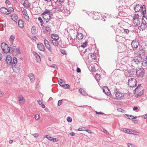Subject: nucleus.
<instances>
[{
  "mask_svg": "<svg viewBox=\"0 0 147 147\" xmlns=\"http://www.w3.org/2000/svg\"><path fill=\"white\" fill-rule=\"evenodd\" d=\"M34 118L36 119V120L38 119H39V115L37 114H36Z\"/></svg>",
  "mask_w": 147,
  "mask_h": 147,
  "instance_id": "nucleus-56",
  "label": "nucleus"
},
{
  "mask_svg": "<svg viewBox=\"0 0 147 147\" xmlns=\"http://www.w3.org/2000/svg\"><path fill=\"white\" fill-rule=\"evenodd\" d=\"M18 25L19 27L22 28L24 26V22L21 19L18 20Z\"/></svg>",
  "mask_w": 147,
  "mask_h": 147,
  "instance_id": "nucleus-23",
  "label": "nucleus"
},
{
  "mask_svg": "<svg viewBox=\"0 0 147 147\" xmlns=\"http://www.w3.org/2000/svg\"><path fill=\"white\" fill-rule=\"evenodd\" d=\"M96 54L95 53H94L93 54H91V57L92 58L95 59H96Z\"/></svg>",
  "mask_w": 147,
  "mask_h": 147,
  "instance_id": "nucleus-41",
  "label": "nucleus"
},
{
  "mask_svg": "<svg viewBox=\"0 0 147 147\" xmlns=\"http://www.w3.org/2000/svg\"><path fill=\"white\" fill-rule=\"evenodd\" d=\"M143 90H142L140 92H139L138 93V94L136 95V97H138L139 96H141L143 94Z\"/></svg>",
  "mask_w": 147,
  "mask_h": 147,
  "instance_id": "nucleus-43",
  "label": "nucleus"
},
{
  "mask_svg": "<svg viewBox=\"0 0 147 147\" xmlns=\"http://www.w3.org/2000/svg\"><path fill=\"white\" fill-rule=\"evenodd\" d=\"M51 26H47V34H48L50 35V32H51Z\"/></svg>",
  "mask_w": 147,
  "mask_h": 147,
  "instance_id": "nucleus-28",
  "label": "nucleus"
},
{
  "mask_svg": "<svg viewBox=\"0 0 147 147\" xmlns=\"http://www.w3.org/2000/svg\"><path fill=\"white\" fill-rule=\"evenodd\" d=\"M57 40H53L52 41V43L53 45L55 46H58L59 45V43L57 41Z\"/></svg>",
  "mask_w": 147,
  "mask_h": 147,
  "instance_id": "nucleus-33",
  "label": "nucleus"
},
{
  "mask_svg": "<svg viewBox=\"0 0 147 147\" xmlns=\"http://www.w3.org/2000/svg\"><path fill=\"white\" fill-rule=\"evenodd\" d=\"M145 54V52L144 50L143 49H140L137 52V55L141 57Z\"/></svg>",
  "mask_w": 147,
  "mask_h": 147,
  "instance_id": "nucleus-11",
  "label": "nucleus"
},
{
  "mask_svg": "<svg viewBox=\"0 0 147 147\" xmlns=\"http://www.w3.org/2000/svg\"><path fill=\"white\" fill-rule=\"evenodd\" d=\"M147 61L146 60H143L142 61V65L144 67L146 66V69H147Z\"/></svg>",
  "mask_w": 147,
  "mask_h": 147,
  "instance_id": "nucleus-31",
  "label": "nucleus"
},
{
  "mask_svg": "<svg viewBox=\"0 0 147 147\" xmlns=\"http://www.w3.org/2000/svg\"><path fill=\"white\" fill-rule=\"evenodd\" d=\"M62 102V100H60L58 101V106H60V105Z\"/></svg>",
  "mask_w": 147,
  "mask_h": 147,
  "instance_id": "nucleus-55",
  "label": "nucleus"
},
{
  "mask_svg": "<svg viewBox=\"0 0 147 147\" xmlns=\"http://www.w3.org/2000/svg\"><path fill=\"white\" fill-rule=\"evenodd\" d=\"M59 85L63 87H65V85L64 84V81L62 79H60L59 81Z\"/></svg>",
  "mask_w": 147,
  "mask_h": 147,
  "instance_id": "nucleus-26",
  "label": "nucleus"
},
{
  "mask_svg": "<svg viewBox=\"0 0 147 147\" xmlns=\"http://www.w3.org/2000/svg\"><path fill=\"white\" fill-rule=\"evenodd\" d=\"M68 3L69 5H71V6H74L75 5V3L74 2H72L71 1H69Z\"/></svg>",
  "mask_w": 147,
  "mask_h": 147,
  "instance_id": "nucleus-49",
  "label": "nucleus"
},
{
  "mask_svg": "<svg viewBox=\"0 0 147 147\" xmlns=\"http://www.w3.org/2000/svg\"><path fill=\"white\" fill-rule=\"evenodd\" d=\"M124 7L123 6H121L120 7H119V11L120 12H122V10H121V9H122L123 7Z\"/></svg>",
  "mask_w": 147,
  "mask_h": 147,
  "instance_id": "nucleus-61",
  "label": "nucleus"
},
{
  "mask_svg": "<svg viewBox=\"0 0 147 147\" xmlns=\"http://www.w3.org/2000/svg\"><path fill=\"white\" fill-rule=\"evenodd\" d=\"M128 85L131 87H134L137 86V81L134 78H131L128 80Z\"/></svg>",
  "mask_w": 147,
  "mask_h": 147,
  "instance_id": "nucleus-4",
  "label": "nucleus"
},
{
  "mask_svg": "<svg viewBox=\"0 0 147 147\" xmlns=\"http://www.w3.org/2000/svg\"><path fill=\"white\" fill-rule=\"evenodd\" d=\"M37 102H38V104L40 105H41L42 107V108H45V105L40 100H39V101H37Z\"/></svg>",
  "mask_w": 147,
  "mask_h": 147,
  "instance_id": "nucleus-39",
  "label": "nucleus"
},
{
  "mask_svg": "<svg viewBox=\"0 0 147 147\" xmlns=\"http://www.w3.org/2000/svg\"><path fill=\"white\" fill-rule=\"evenodd\" d=\"M139 45V42L136 40H133L131 44V47L134 50L138 48Z\"/></svg>",
  "mask_w": 147,
  "mask_h": 147,
  "instance_id": "nucleus-8",
  "label": "nucleus"
},
{
  "mask_svg": "<svg viewBox=\"0 0 147 147\" xmlns=\"http://www.w3.org/2000/svg\"><path fill=\"white\" fill-rule=\"evenodd\" d=\"M0 11L2 13L8 14L10 13L8 10L5 7H2L0 9Z\"/></svg>",
  "mask_w": 147,
  "mask_h": 147,
  "instance_id": "nucleus-10",
  "label": "nucleus"
},
{
  "mask_svg": "<svg viewBox=\"0 0 147 147\" xmlns=\"http://www.w3.org/2000/svg\"><path fill=\"white\" fill-rule=\"evenodd\" d=\"M141 19H134L133 22L135 26H138L140 24Z\"/></svg>",
  "mask_w": 147,
  "mask_h": 147,
  "instance_id": "nucleus-12",
  "label": "nucleus"
},
{
  "mask_svg": "<svg viewBox=\"0 0 147 147\" xmlns=\"http://www.w3.org/2000/svg\"><path fill=\"white\" fill-rule=\"evenodd\" d=\"M35 57L36 58V60L37 62H39L40 61V57L38 55Z\"/></svg>",
  "mask_w": 147,
  "mask_h": 147,
  "instance_id": "nucleus-38",
  "label": "nucleus"
},
{
  "mask_svg": "<svg viewBox=\"0 0 147 147\" xmlns=\"http://www.w3.org/2000/svg\"><path fill=\"white\" fill-rule=\"evenodd\" d=\"M60 11H61L63 13H66L67 14H65V15L67 16L69 14L70 12L64 6H63L61 5H60Z\"/></svg>",
  "mask_w": 147,
  "mask_h": 147,
  "instance_id": "nucleus-9",
  "label": "nucleus"
},
{
  "mask_svg": "<svg viewBox=\"0 0 147 147\" xmlns=\"http://www.w3.org/2000/svg\"><path fill=\"white\" fill-rule=\"evenodd\" d=\"M39 21L40 22V23H41V26H42L43 25V22L42 20V19H38Z\"/></svg>",
  "mask_w": 147,
  "mask_h": 147,
  "instance_id": "nucleus-57",
  "label": "nucleus"
},
{
  "mask_svg": "<svg viewBox=\"0 0 147 147\" xmlns=\"http://www.w3.org/2000/svg\"><path fill=\"white\" fill-rule=\"evenodd\" d=\"M64 0H57V2L59 4L62 3Z\"/></svg>",
  "mask_w": 147,
  "mask_h": 147,
  "instance_id": "nucleus-53",
  "label": "nucleus"
},
{
  "mask_svg": "<svg viewBox=\"0 0 147 147\" xmlns=\"http://www.w3.org/2000/svg\"><path fill=\"white\" fill-rule=\"evenodd\" d=\"M47 47H51L49 42L47 40Z\"/></svg>",
  "mask_w": 147,
  "mask_h": 147,
  "instance_id": "nucleus-58",
  "label": "nucleus"
},
{
  "mask_svg": "<svg viewBox=\"0 0 147 147\" xmlns=\"http://www.w3.org/2000/svg\"><path fill=\"white\" fill-rule=\"evenodd\" d=\"M136 69H135L134 68H132L131 69L129 70L128 73L130 75H133L136 74Z\"/></svg>",
  "mask_w": 147,
  "mask_h": 147,
  "instance_id": "nucleus-16",
  "label": "nucleus"
},
{
  "mask_svg": "<svg viewBox=\"0 0 147 147\" xmlns=\"http://www.w3.org/2000/svg\"><path fill=\"white\" fill-rule=\"evenodd\" d=\"M146 25L143 24H141V25L138 26V28L140 30H141L142 31H143V30H144L146 28Z\"/></svg>",
  "mask_w": 147,
  "mask_h": 147,
  "instance_id": "nucleus-25",
  "label": "nucleus"
},
{
  "mask_svg": "<svg viewBox=\"0 0 147 147\" xmlns=\"http://www.w3.org/2000/svg\"><path fill=\"white\" fill-rule=\"evenodd\" d=\"M65 87H63L65 89L69 88L70 87L69 85L68 84H65Z\"/></svg>",
  "mask_w": 147,
  "mask_h": 147,
  "instance_id": "nucleus-52",
  "label": "nucleus"
},
{
  "mask_svg": "<svg viewBox=\"0 0 147 147\" xmlns=\"http://www.w3.org/2000/svg\"><path fill=\"white\" fill-rule=\"evenodd\" d=\"M51 37L53 40H58L59 39V37L57 34H51Z\"/></svg>",
  "mask_w": 147,
  "mask_h": 147,
  "instance_id": "nucleus-27",
  "label": "nucleus"
},
{
  "mask_svg": "<svg viewBox=\"0 0 147 147\" xmlns=\"http://www.w3.org/2000/svg\"><path fill=\"white\" fill-rule=\"evenodd\" d=\"M32 38L33 40L35 41L37 39V37L34 36H33L32 37Z\"/></svg>",
  "mask_w": 147,
  "mask_h": 147,
  "instance_id": "nucleus-60",
  "label": "nucleus"
},
{
  "mask_svg": "<svg viewBox=\"0 0 147 147\" xmlns=\"http://www.w3.org/2000/svg\"><path fill=\"white\" fill-rule=\"evenodd\" d=\"M18 98H19V101L20 104H22L24 103L25 100L21 95H19Z\"/></svg>",
  "mask_w": 147,
  "mask_h": 147,
  "instance_id": "nucleus-15",
  "label": "nucleus"
},
{
  "mask_svg": "<svg viewBox=\"0 0 147 147\" xmlns=\"http://www.w3.org/2000/svg\"><path fill=\"white\" fill-rule=\"evenodd\" d=\"M14 52L16 53V54L18 55L20 53V48H17L16 49H15V51H13V52Z\"/></svg>",
  "mask_w": 147,
  "mask_h": 147,
  "instance_id": "nucleus-35",
  "label": "nucleus"
},
{
  "mask_svg": "<svg viewBox=\"0 0 147 147\" xmlns=\"http://www.w3.org/2000/svg\"><path fill=\"white\" fill-rule=\"evenodd\" d=\"M67 120L69 122H70L72 121V119L71 117H68L67 118Z\"/></svg>",
  "mask_w": 147,
  "mask_h": 147,
  "instance_id": "nucleus-47",
  "label": "nucleus"
},
{
  "mask_svg": "<svg viewBox=\"0 0 147 147\" xmlns=\"http://www.w3.org/2000/svg\"><path fill=\"white\" fill-rule=\"evenodd\" d=\"M37 48L40 51H43L45 49L43 45L41 43H40L37 45Z\"/></svg>",
  "mask_w": 147,
  "mask_h": 147,
  "instance_id": "nucleus-14",
  "label": "nucleus"
},
{
  "mask_svg": "<svg viewBox=\"0 0 147 147\" xmlns=\"http://www.w3.org/2000/svg\"><path fill=\"white\" fill-rule=\"evenodd\" d=\"M32 135L35 138H37L38 136V134H34Z\"/></svg>",
  "mask_w": 147,
  "mask_h": 147,
  "instance_id": "nucleus-63",
  "label": "nucleus"
},
{
  "mask_svg": "<svg viewBox=\"0 0 147 147\" xmlns=\"http://www.w3.org/2000/svg\"><path fill=\"white\" fill-rule=\"evenodd\" d=\"M128 130L129 131L128 132V134H132L134 135H137L139 133L138 132L134 130L129 129H128Z\"/></svg>",
  "mask_w": 147,
  "mask_h": 147,
  "instance_id": "nucleus-18",
  "label": "nucleus"
},
{
  "mask_svg": "<svg viewBox=\"0 0 147 147\" xmlns=\"http://www.w3.org/2000/svg\"><path fill=\"white\" fill-rule=\"evenodd\" d=\"M124 30V33L126 34H128V33L129 31L127 29H123Z\"/></svg>",
  "mask_w": 147,
  "mask_h": 147,
  "instance_id": "nucleus-44",
  "label": "nucleus"
},
{
  "mask_svg": "<svg viewBox=\"0 0 147 147\" xmlns=\"http://www.w3.org/2000/svg\"><path fill=\"white\" fill-rule=\"evenodd\" d=\"M11 43V44L10 45V47L9 48V49H10V52L11 51V53H13V51H15L16 47L15 45L13 44V43Z\"/></svg>",
  "mask_w": 147,
  "mask_h": 147,
  "instance_id": "nucleus-20",
  "label": "nucleus"
},
{
  "mask_svg": "<svg viewBox=\"0 0 147 147\" xmlns=\"http://www.w3.org/2000/svg\"><path fill=\"white\" fill-rule=\"evenodd\" d=\"M133 18H139V16L138 14H135Z\"/></svg>",
  "mask_w": 147,
  "mask_h": 147,
  "instance_id": "nucleus-62",
  "label": "nucleus"
},
{
  "mask_svg": "<svg viewBox=\"0 0 147 147\" xmlns=\"http://www.w3.org/2000/svg\"><path fill=\"white\" fill-rule=\"evenodd\" d=\"M48 66H49L50 67H53L54 68H55L56 69L57 68V66H56V65H55V64H53L51 66L49 65H48Z\"/></svg>",
  "mask_w": 147,
  "mask_h": 147,
  "instance_id": "nucleus-54",
  "label": "nucleus"
},
{
  "mask_svg": "<svg viewBox=\"0 0 147 147\" xmlns=\"http://www.w3.org/2000/svg\"><path fill=\"white\" fill-rule=\"evenodd\" d=\"M60 51L62 54L63 55H66V53L65 52V51L63 49H61L60 50Z\"/></svg>",
  "mask_w": 147,
  "mask_h": 147,
  "instance_id": "nucleus-45",
  "label": "nucleus"
},
{
  "mask_svg": "<svg viewBox=\"0 0 147 147\" xmlns=\"http://www.w3.org/2000/svg\"><path fill=\"white\" fill-rule=\"evenodd\" d=\"M47 49L50 52H52V49L51 48V47H47Z\"/></svg>",
  "mask_w": 147,
  "mask_h": 147,
  "instance_id": "nucleus-59",
  "label": "nucleus"
},
{
  "mask_svg": "<svg viewBox=\"0 0 147 147\" xmlns=\"http://www.w3.org/2000/svg\"><path fill=\"white\" fill-rule=\"evenodd\" d=\"M142 10V14H145L146 12V6L144 5L142 6L139 4L137 5L134 8V10L136 12H138Z\"/></svg>",
  "mask_w": 147,
  "mask_h": 147,
  "instance_id": "nucleus-2",
  "label": "nucleus"
},
{
  "mask_svg": "<svg viewBox=\"0 0 147 147\" xmlns=\"http://www.w3.org/2000/svg\"><path fill=\"white\" fill-rule=\"evenodd\" d=\"M145 68H139L136 70V74L138 76H143L145 73Z\"/></svg>",
  "mask_w": 147,
  "mask_h": 147,
  "instance_id": "nucleus-6",
  "label": "nucleus"
},
{
  "mask_svg": "<svg viewBox=\"0 0 147 147\" xmlns=\"http://www.w3.org/2000/svg\"><path fill=\"white\" fill-rule=\"evenodd\" d=\"M1 47L4 53H7L9 52H10V49L8 45L5 43H2L1 45Z\"/></svg>",
  "mask_w": 147,
  "mask_h": 147,
  "instance_id": "nucleus-5",
  "label": "nucleus"
},
{
  "mask_svg": "<svg viewBox=\"0 0 147 147\" xmlns=\"http://www.w3.org/2000/svg\"><path fill=\"white\" fill-rule=\"evenodd\" d=\"M53 138L49 136H48V135H47V138L48 139V140L51 141H52V139H53Z\"/></svg>",
  "mask_w": 147,
  "mask_h": 147,
  "instance_id": "nucleus-48",
  "label": "nucleus"
},
{
  "mask_svg": "<svg viewBox=\"0 0 147 147\" xmlns=\"http://www.w3.org/2000/svg\"><path fill=\"white\" fill-rule=\"evenodd\" d=\"M31 32L33 34H35L36 33V29L34 26H33L32 28Z\"/></svg>",
  "mask_w": 147,
  "mask_h": 147,
  "instance_id": "nucleus-29",
  "label": "nucleus"
},
{
  "mask_svg": "<svg viewBox=\"0 0 147 147\" xmlns=\"http://www.w3.org/2000/svg\"><path fill=\"white\" fill-rule=\"evenodd\" d=\"M76 71L77 72L80 73L81 72V70L80 69L79 67H77L76 69Z\"/></svg>",
  "mask_w": 147,
  "mask_h": 147,
  "instance_id": "nucleus-64",
  "label": "nucleus"
},
{
  "mask_svg": "<svg viewBox=\"0 0 147 147\" xmlns=\"http://www.w3.org/2000/svg\"><path fill=\"white\" fill-rule=\"evenodd\" d=\"M125 116L127 118L130 119H133V116H132L131 115H127V114H125Z\"/></svg>",
  "mask_w": 147,
  "mask_h": 147,
  "instance_id": "nucleus-36",
  "label": "nucleus"
},
{
  "mask_svg": "<svg viewBox=\"0 0 147 147\" xmlns=\"http://www.w3.org/2000/svg\"><path fill=\"white\" fill-rule=\"evenodd\" d=\"M51 0H47V6H49L52 5L53 4L51 1Z\"/></svg>",
  "mask_w": 147,
  "mask_h": 147,
  "instance_id": "nucleus-32",
  "label": "nucleus"
},
{
  "mask_svg": "<svg viewBox=\"0 0 147 147\" xmlns=\"http://www.w3.org/2000/svg\"><path fill=\"white\" fill-rule=\"evenodd\" d=\"M142 20V24L146 25L147 23V19H141Z\"/></svg>",
  "mask_w": 147,
  "mask_h": 147,
  "instance_id": "nucleus-37",
  "label": "nucleus"
},
{
  "mask_svg": "<svg viewBox=\"0 0 147 147\" xmlns=\"http://www.w3.org/2000/svg\"><path fill=\"white\" fill-rule=\"evenodd\" d=\"M103 92L107 95H109L110 94V92L109 89L106 86L103 87Z\"/></svg>",
  "mask_w": 147,
  "mask_h": 147,
  "instance_id": "nucleus-13",
  "label": "nucleus"
},
{
  "mask_svg": "<svg viewBox=\"0 0 147 147\" xmlns=\"http://www.w3.org/2000/svg\"><path fill=\"white\" fill-rule=\"evenodd\" d=\"M102 18H113L111 14H107L106 13H104L102 15Z\"/></svg>",
  "mask_w": 147,
  "mask_h": 147,
  "instance_id": "nucleus-19",
  "label": "nucleus"
},
{
  "mask_svg": "<svg viewBox=\"0 0 147 147\" xmlns=\"http://www.w3.org/2000/svg\"><path fill=\"white\" fill-rule=\"evenodd\" d=\"M142 60V57L138 55L135 56L133 60V61L137 64L140 63Z\"/></svg>",
  "mask_w": 147,
  "mask_h": 147,
  "instance_id": "nucleus-7",
  "label": "nucleus"
},
{
  "mask_svg": "<svg viewBox=\"0 0 147 147\" xmlns=\"http://www.w3.org/2000/svg\"><path fill=\"white\" fill-rule=\"evenodd\" d=\"M53 15L52 13L49 10L47 9V17H48L49 18H53Z\"/></svg>",
  "mask_w": 147,
  "mask_h": 147,
  "instance_id": "nucleus-17",
  "label": "nucleus"
},
{
  "mask_svg": "<svg viewBox=\"0 0 147 147\" xmlns=\"http://www.w3.org/2000/svg\"><path fill=\"white\" fill-rule=\"evenodd\" d=\"M23 15H24V17L25 18H29V17L28 16L27 12L26 10H24L23 12Z\"/></svg>",
  "mask_w": 147,
  "mask_h": 147,
  "instance_id": "nucleus-30",
  "label": "nucleus"
},
{
  "mask_svg": "<svg viewBox=\"0 0 147 147\" xmlns=\"http://www.w3.org/2000/svg\"><path fill=\"white\" fill-rule=\"evenodd\" d=\"M11 18H18V17L16 14L14 13L11 15Z\"/></svg>",
  "mask_w": 147,
  "mask_h": 147,
  "instance_id": "nucleus-40",
  "label": "nucleus"
},
{
  "mask_svg": "<svg viewBox=\"0 0 147 147\" xmlns=\"http://www.w3.org/2000/svg\"><path fill=\"white\" fill-rule=\"evenodd\" d=\"M28 76L30 79L31 81L33 82L34 80V76L33 74L32 73H29L28 74Z\"/></svg>",
  "mask_w": 147,
  "mask_h": 147,
  "instance_id": "nucleus-22",
  "label": "nucleus"
},
{
  "mask_svg": "<svg viewBox=\"0 0 147 147\" xmlns=\"http://www.w3.org/2000/svg\"><path fill=\"white\" fill-rule=\"evenodd\" d=\"M13 62H12V58L10 55H8L6 58V61L9 65H12V69L14 72L16 73L18 72V70L15 67L17 64V59L16 57H14L13 59Z\"/></svg>",
  "mask_w": 147,
  "mask_h": 147,
  "instance_id": "nucleus-1",
  "label": "nucleus"
},
{
  "mask_svg": "<svg viewBox=\"0 0 147 147\" xmlns=\"http://www.w3.org/2000/svg\"><path fill=\"white\" fill-rule=\"evenodd\" d=\"M79 91L80 92V93L84 95H87V93L85 92V91L83 89L81 90V89H80L79 90Z\"/></svg>",
  "mask_w": 147,
  "mask_h": 147,
  "instance_id": "nucleus-34",
  "label": "nucleus"
},
{
  "mask_svg": "<svg viewBox=\"0 0 147 147\" xmlns=\"http://www.w3.org/2000/svg\"><path fill=\"white\" fill-rule=\"evenodd\" d=\"M87 43V41H86L85 42H84L82 45L81 46V47L83 48H84L86 45V44Z\"/></svg>",
  "mask_w": 147,
  "mask_h": 147,
  "instance_id": "nucleus-46",
  "label": "nucleus"
},
{
  "mask_svg": "<svg viewBox=\"0 0 147 147\" xmlns=\"http://www.w3.org/2000/svg\"><path fill=\"white\" fill-rule=\"evenodd\" d=\"M117 110L118 111L121 113H123L125 112L124 110L121 108H119L117 109Z\"/></svg>",
  "mask_w": 147,
  "mask_h": 147,
  "instance_id": "nucleus-50",
  "label": "nucleus"
},
{
  "mask_svg": "<svg viewBox=\"0 0 147 147\" xmlns=\"http://www.w3.org/2000/svg\"><path fill=\"white\" fill-rule=\"evenodd\" d=\"M76 37L78 39V40H81L83 38L84 36L82 33H78Z\"/></svg>",
  "mask_w": 147,
  "mask_h": 147,
  "instance_id": "nucleus-24",
  "label": "nucleus"
},
{
  "mask_svg": "<svg viewBox=\"0 0 147 147\" xmlns=\"http://www.w3.org/2000/svg\"><path fill=\"white\" fill-rule=\"evenodd\" d=\"M123 129V130H122L125 133H127L128 134V130L129 129H126V128H122Z\"/></svg>",
  "mask_w": 147,
  "mask_h": 147,
  "instance_id": "nucleus-51",
  "label": "nucleus"
},
{
  "mask_svg": "<svg viewBox=\"0 0 147 147\" xmlns=\"http://www.w3.org/2000/svg\"><path fill=\"white\" fill-rule=\"evenodd\" d=\"M23 5L24 6L27 7H29L31 5L29 0H25L24 2Z\"/></svg>",
  "mask_w": 147,
  "mask_h": 147,
  "instance_id": "nucleus-21",
  "label": "nucleus"
},
{
  "mask_svg": "<svg viewBox=\"0 0 147 147\" xmlns=\"http://www.w3.org/2000/svg\"><path fill=\"white\" fill-rule=\"evenodd\" d=\"M114 92L115 93L116 98L118 100H120L123 97L124 94L119 91L117 88H115Z\"/></svg>",
  "mask_w": 147,
  "mask_h": 147,
  "instance_id": "nucleus-3",
  "label": "nucleus"
},
{
  "mask_svg": "<svg viewBox=\"0 0 147 147\" xmlns=\"http://www.w3.org/2000/svg\"><path fill=\"white\" fill-rule=\"evenodd\" d=\"M10 39L11 40V43H12L15 39V36L13 35H11L10 36Z\"/></svg>",
  "mask_w": 147,
  "mask_h": 147,
  "instance_id": "nucleus-42",
  "label": "nucleus"
}]
</instances>
